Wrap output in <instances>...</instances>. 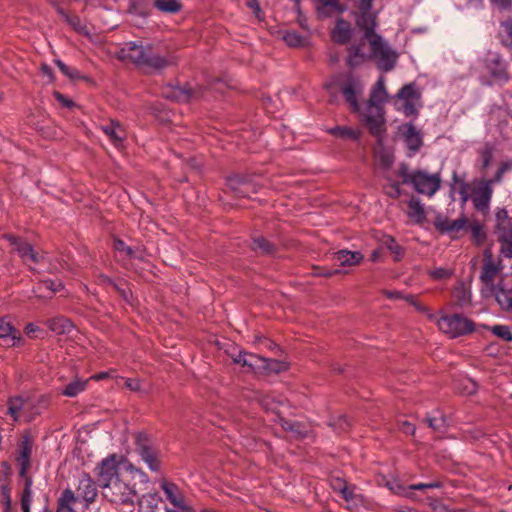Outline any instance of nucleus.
I'll return each mask as SVG.
<instances>
[{
  "instance_id": "a878e982",
  "label": "nucleus",
  "mask_w": 512,
  "mask_h": 512,
  "mask_svg": "<svg viewBox=\"0 0 512 512\" xmlns=\"http://www.w3.org/2000/svg\"><path fill=\"white\" fill-rule=\"evenodd\" d=\"M113 247L118 252L122 258V260H130V259H142L143 251L139 247H131L126 245V243L121 239H115L113 241Z\"/></svg>"
},
{
  "instance_id": "f257e3e1",
  "label": "nucleus",
  "mask_w": 512,
  "mask_h": 512,
  "mask_svg": "<svg viewBox=\"0 0 512 512\" xmlns=\"http://www.w3.org/2000/svg\"><path fill=\"white\" fill-rule=\"evenodd\" d=\"M123 462L119 454H109L97 463L94 475L106 501L115 506L135 507L141 501L136 483L121 472Z\"/></svg>"
},
{
  "instance_id": "9d476101",
  "label": "nucleus",
  "mask_w": 512,
  "mask_h": 512,
  "mask_svg": "<svg viewBox=\"0 0 512 512\" xmlns=\"http://www.w3.org/2000/svg\"><path fill=\"white\" fill-rule=\"evenodd\" d=\"M360 15L356 20L357 26L364 32V38L368 41L374 39V36H380L375 33L376 16L370 13L373 0H354Z\"/></svg>"
},
{
  "instance_id": "ea45409f",
  "label": "nucleus",
  "mask_w": 512,
  "mask_h": 512,
  "mask_svg": "<svg viewBox=\"0 0 512 512\" xmlns=\"http://www.w3.org/2000/svg\"><path fill=\"white\" fill-rule=\"evenodd\" d=\"M129 12L146 17L150 14L149 3L146 0H130Z\"/></svg>"
},
{
  "instance_id": "9b49d317",
  "label": "nucleus",
  "mask_w": 512,
  "mask_h": 512,
  "mask_svg": "<svg viewBox=\"0 0 512 512\" xmlns=\"http://www.w3.org/2000/svg\"><path fill=\"white\" fill-rule=\"evenodd\" d=\"M497 236L501 244V254L505 258H512V218L508 217L506 210L497 213Z\"/></svg>"
},
{
  "instance_id": "864d4df0",
  "label": "nucleus",
  "mask_w": 512,
  "mask_h": 512,
  "mask_svg": "<svg viewBox=\"0 0 512 512\" xmlns=\"http://www.w3.org/2000/svg\"><path fill=\"white\" fill-rule=\"evenodd\" d=\"M122 459H123V463H121V472L123 473V470L125 472H130V473H138L140 475H143L145 476V473L139 469V468H136L131 462H129L127 460L126 457H124L123 455H119Z\"/></svg>"
},
{
  "instance_id": "f704fd0d",
  "label": "nucleus",
  "mask_w": 512,
  "mask_h": 512,
  "mask_svg": "<svg viewBox=\"0 0 512 512\" xmlns=\"http://www.w3.org/2000/svg\"><path fill=\"white\" fill-rule=\"evenodd\" d=\"M32 500V479L30 477H26L24 488L21 493V508L23 512H31Z\"/></svg>"
},
{
  "instance_id": "58836bf2",
  "label": "nucleus",
  "mask_w": 512,
  "mask_h": 512,
  "mask_svg": "<svg viewBox=\"0 0 512 512\" xmlns=\"http://www.w3.org/2000/svg\"><path fill=\"white\" fill-rule=\"evenodd\" d=\"M328 10L340 13L345 10V7L339 5L338 0H319V5L317 6L318 14L326 17L328 16Z\"/></svg>"
},
{
  "instance_id": "5701e85b",
  "label": "nucleus",
  "mask_w": 512,
  "mask_h": 512,
  "mask_svg": "<svg viewBox=\"0 0 512 512\" xmlns=\"http://www.w3.org/2000/svg\"><path fill=\"white\" fill-rule=\"evenodd\" d=\"M364 47V42L349 47L347 57V65L349 67L355 68L371 60V52H365Z\"/></svg>"
},
{
  "instance_id": "393cba45",
  "label": "nucleus",
  "mask_w": 512,
  "mask_h": 512,
  "mask_svg": "<svg viewBox=\"0 0 512 512\" xmlns=\"http://www.w3.org/2000/svg\"><path fill=\"white\" fill-rule=\"evenodd\" d=\"M0 339L10 346H16L21 342V335L6 318L0 319Z\"/></svg>"
},
{
  "instance_id": "6ab92c4d",
  "label": "nucleus",
  "mask_w": 512,
  "mask_h": 512,
  "mask_svg": "<svg viewBox=\"0 0 512 512\" xmlns=\"http://www.w3.org/2000/svg\"><path fill=\"white\" fill-rule=\"evenodd\" d=\"M204 96L202 88H191L186 86H177L171 88L170 92L166 94L167 98H171L178 102H189L191 100H197Z\"/></svg>"
},
{
  "instance_id": "c756f323",
  "label": "nucleus",
  "mask_w": 512,
  "mask_h": 512,
  "mask_svg": "<svg viewBox=\"0 0 512 512\" xmlns=\"http://www.w3.org/2000/svg\"><path fill=\"white\" fill-rule=\"evenodd\" d=\"M78 501V496H75L74 492L70 488H66L62 491L60 497L58 498V512H75L74 505Z\"/></svg>"
},
{
  "instance_id": "a19ab883",
  "label": "nucleus",
  "mask_w": 512,
  "mask_h": 512,
  "mask_svg": "<svg viewBox=\"0 0 512 512\" xmlns=\"http://www.w3.org/2000/svg\"><path fill=\"white\" fill-rule=\"evenodd\" d=\"M330 133L341 138H349L352 140H358L360 137V131L349 127L338 126L330 130Z\"/></svg>"
},
{
  "instance_id": "052dcab7",
  "label": "nucleus",
  "mask_w": 512,
  "mask_h": 512,
  "mask_svg": "<svg viewBox=\"0 0 512 512\" xmlns=\"http://www.w3.org/2000/svg\"><path fill=\"white\" fill-rule=\"evenodd\" d=\"M427 422L435 431H440L445 427V419L443 417H431L427 419Z\"/></svg>"
},
{
  "instance_id": "338daca9",
  "label": "nucleus",
  "mask_w": 512,
  "mask_h": 512,
  "mask_svg": "<svg viewBox=\"0 0 512 512\" xmlns=\"http://www.w3.org/2000/svg\"><path fill=\"white\" fill-rule=\"evenodd\" d=\"M505 175V172L502 171L500 168L496 171L493 178L490 179H483L485 182H489L491 187H493L494 184H499L503 181V177Z\"/></svg>"
},
{
  "instance_id": "6e6552de",
  "label": "nucleus",
  "mask_w": 512,
  "mask_h": 512,
  "mask_svg": "<svg viewBox=\"0 0 512 512\" xmlns=\"http://www.w3.org/2000/svg\"><path fill=\"white\" fill-rule=\"evenodd\" d=\"M361 119L367 126L369 132L377 138L379 143H382L386 134V120L383 106L366 105L361 112Z\"/></svg>"
},
{
  "instance_id": "4be33fe9",
  "label": "nucleus",
  "mask_w": 512,
  "mask_h": 512,
  "mask_svg": "<svg viewBox=\"0 0 512 512\" xmlns=\"http://www.w3.org/2000/svg\"><path fill=\"white\" fill-rule=\"evenodd\" d=\"M100 129L115 147H120L126 139L124 127L115 120H110L109 123L101 125Z\"/></svg>"
},
{
  "instance_id": "39448f33",
  "label": "nucleus",
  "mask_w": 512,
  "mask_h": 512,
  "mask_svg": "<svg viewBox=\"0 0 512 512\" xmlns=\"http://www.w3.org/2000/svg\"><path fill=\"white\" fill-rule=\"evenodd\" d=\"M396 110L406 117L417 116L421 107V92L414 82L405 84L395 96Z\"/></svg>"
},
{
  "instance_id": "0eeeda50",
  "label": "nucleus",
  "mask_w": 512,
  "mask_h": 512,
  "mask_svg": "<svg viewBox=\"0 0 512 512\" xmlns=\"http://www.w3.org/2000/svg\"><path fill=\"white\" fill-rule=\"evenodd\" d=\"M438 326L450 338L464 336L475 330L474 322L458 313L442 316L438 320Z\"/></svg>"
},
{
  "instance_id": "680f3d73",
  "label": "nucleus",
  "mask_w": 512,
  "mask_h": 512,
  "mask_svg": "<svg viewBox=\"0 0 512 512\" xmlns=\"http://www.w3.org/2000/svg\"><path fill=\"white\" fill-rule=\"evenodd\" d=\"M118 380L123 381L125 387L131 391H138L141 388L140 382L137 379L124 378L119 376Z\"/></svg>"
},
{
  "instance_id": "f8f14e48",
  "label": "nucleus",
  "mask_w": 512,
  "mask_h": 512,
  "mask_svg": "<svg viewBox=\"0 0 512 512\" xmlns=\"http://www.w3.org/2000/svg\"><path fill=\"white\" fill-rule=\"evenodd\" d=\"M364 91V85L358 77L353 75H348L347 79L341 86V92L346 100V102L350 105L351 110L353 112L360 111V105L358 102V97L362 95Z\"/></svg>"
},
{
  "instance_id": "ddd939ff",
  "label": "nucleus",
  "mask_w": 512,
  "mask_h": 512,
  "mask_svg": "<svg viewBox=\"0 0 512 512\" xmlns=\"http://www.w3.org/2000/svg\"><path fill=\"white\" fill-rule=\"evenodd\" d=\"M493 191L489 182H485L483 179L477 182L471 195L473 206L477 211L482 213L489 211Z\"/></svg>"
},
{
  "instance_id": "e433bc0d",
  "label": "nucleus",
  "mask_w": 512,
  "mask_h": 512,
  "mask_svg": "<svg viewBox=\"0 0 512 512\" xmlns=\"http://www.w3.org/2000/svg\"><path fill=\"white\" fill-rule=\"evenodd\" d=\"M154 7L160 12L175 14L181 11L182 4L178 0H155Z\"/></svg>"
},
{
  "instance_id": "0e129e2a",
  "label": "nucleus",
  "mask_w": 512,
  "mask_h": 512,
  "mask_svg": "<svg viewBox=\"0 0 512 512\" xmlns=\"http://www.w3.org/2000/svg\"><path fill=\"white\" fill-rule=\"evenodd\" d=\"M69 25H71L75 30L80 31L82 29L81 20L76 15H67L64 19Z\"/></svg>"
},
{
  "instance_id": "f3484780",
  "label": "nucleus",
  "mask_w": 512,
  "mask_h": 512,
  "mask_svg": "<svg viewBox=\"0 0 512 512\" xmlns=\"http://www.w3.org/2000/svg\"><path fill=\"white\" fill-rule=\"evenodd\" d=\"M96 484L97 481L95 482L88 473H83L79 478L77 486L78 498H81L86 503V506L94 503L98 496Z\"/></svg>"
},
{
  "instance_id": "c03bdc74",
  "label": "nucleus",
  "mask_w": 512,
  "mask_h": 512,
  "mask_svg": "<svg viewBox=\"0 0 512 512\" xmlns=\"http://www.w3.org/2000/svg\"><path fill=\"white\" fill-rule=\"evenodd\" d=\"M283 39L285 43L291 47H300L306 43V38L294 31H289L285 33Z\"/></svg>"
},
{
  "instance_id": "423d86ee",
  "label": "nucleus",
  "mask_w": 512,
  "mask_h": 512,
  "mask_svg": "<svg viewBox=\"0 0 512 512\" xmlns=\"http://www.w3.org/2000/svg\"><path fill=\"white\" fill-rule=\"evenodd\" d=\"M371 47V59L382 72H389L394 69L398 60V54L383 40L381 36H374L369 41Z\"/></svg>"
},
{
  "instance_id": "b1692460",
  "label": "nucleus",
  "mask_w": 512,
  "mask_h": 512,
  "mask_svg": "<svg viewBox=\"0 0 512 512\" xmlns=\"http://www.w3.org/2000/svg\"><path fill=\"white\" fill-rule=\"evenodd\" d=\"M352 34L353 29L351 24L344 19H338L331 32V37L332 40L338 44H346L350 41Z\"/></svg>"
},
{
  "instance_id": "bf43d9fd",
  "label": "nucleus",
  "mask_w": 512,
  "mask_h": 512,
  "mask_svg": "<svg viewBox=\"0 0 512 512\" xmlns=\"http://www.w3.org/2000/svg\"><path fill=\"white\" fill-rule=\"evenodd\" d=\"M386 194L391 198H398L401 195V188L399 182H391L386 187Z\"/></svg>"
},
{
  "instance_id": "5fc2aeb1",
  "label": "nucleus",
  "mask_w": 512,
  "mask_h": 512,
  "mask_svg": "<svg viewBox=\"0 0 512 512\" xmlns=\"http://www.w3.org/2000/svg\"><path fill=\"white\" fill-rule=\"evenodd\" d=\"M493 158V152L490 147H486L481 151V162H482V169H487L492 161Z\"/></svg>"
},
{
  "instance_id": "79ce46f5",
  "label": "nucleus",
  "mask_w": 512,
  "mask_h": 512,
  "mask_svg": "<svg viewBox=\"0 0 512 512\" xmlns=\"http://www.w3.org/2000/svg\"><path fill=\"white\" fill-rule=\"evenodd\" d=\"M252 248L262 254H271L274 251V245L264 237L255 238Z\"/></svg>"
},
{
  "instance_id": "de8ad7c7",
  "label": "nucleus",
  "mask_w": 512,
  "mask_h": 512,
  "mask_svg": "<svg viewBox=\"0 0 512 512\" xmlns=\"http://www.w3.org/2000/svg\"><path fill=\"white\" fill-rule=\"evenodd\" d=\"M500 36L505 46L512 47V18L502 23Z\"/></svg>"
},
{
  "instance_id": "3c124183",
  "label": "nucleus",
  "mask_w": 512,
  "mask_h": 512,
  "mask_svg": "<svg viewBox=\"0 0 512 512\" xmlns=\"http://www.w3.org/2000/svg\"><path fill=\"white\" fill-rule=\"evenodd\" d=\"M341 496L348 502H356L359 495L356 493V487L354 485H346L341 491Z\"/></svg>"
},
{
  "instance_id": "f03ea898",
  "label": "nucleus",
  "mask_w": 512,
  "mask_h": 512,
  "mask_svg": "<svg viewBox=\"0 0 512 512\" xmlns=\"http://www.w3.org/2000/svg\"><path fill=\"white\" fill-rule=\"evenodd\" d=\"M124 56L141 70L153 73L178 63V57L173 53L159 54L151 45H141L130 42L123 49Z\"/></svg>"
},
{
  "instance_id": "49530a36",
  "label": "nucleus",
  "mask_w": 512,
  "mask_h": 512,
  "mask_svg": "<svg viewBox=\"0 0 512 512\" xmlns=\"http://www.w3.org/2000/svg\"><path fill=\"white\" fill-rule=\"evenodd\" d=\"M490 331L493 335L507 341L512 342V331L507 325H494L490 327Z\"/></svg>"
},
{
  "instance_id": "69168bd1",
  "label": "nucleus",
  "mask_w": 512,
  "mask_h": 512,
  "mask_svg": "<svg viewBox=\"0 0 512 512\" xmlns=\"http://www.w3.org/2000/svg\"><path fill=\"white\" fill-rule=\"evenodd\" d=\"M54 97L64 107L71 108L74 106V102L72 100L66 98L63 94L59 92H55Z\"/></svg>"
},
{
  "instance_id": "aec40b11",
  "label": "nucleus",
  "mask_w": 512,
  "mask_h": 512,
  "mask_svg": "<svg viewBox=\"0 0 512 512\" xmlns=\"http://www.w3.org/2000/svg\"><path fill=\"white\" fill-rule=\"evenodd\" d=\"M160 487L165 493L169 502L182 510H188L189 508L185 505V496L180 488L172 482L166 480L161 481Z\"/></svg>"
},
{
  "instance_id": "4468645a",
  "label": "nucleus",
  "mask_w": 512,
  "mask_h": 512,
  "mask_svg": "<svg viewBox=\"0 0 512 512\" xmlns=\"http://www.w3.org/2000/svg\"><path fill=\"white\" fill-rule=\"evenodd\" d=\"M398 132L408 148L407 156L413 157L423 145L421 132L412 123L400 125L398 127Z\"/></svg>"
},
{
  "instance_id": "a18cd8bd",
  "label": "nucleus",
  "mask_w": 512,
  "mask_h": 512,
  "mask_svg": "<svg viewBox=\"0 0 512 512\" xmlns=\"http://www.w3.org/2000/svg\"><path fill=\"white\" fill-rule=\"evenodd\" d=\"M63 288V284L60 280L46 279L38 284V291L48 290L51 294L60 291Z\"/></svg>"
},
{
  "instance_id": "603ef678",
  "label": "nucleus",
  "mask_w": 512,
  "mask_h": 512,
  "mask_svg": "<svg viewBox=\"0 0 512 512\" xmlns=\"http://www.w3.org/2000/svg\"><path fill=\"white\" fill-rule=\"evenodd\" d=\"M470 230H471L472 238L474 239V241L476 243L479 244V243L484 241V239H485V232H484L483 227H482L481 224H479V223L471 224Z\"/></svg>"
},
{
  "instance_id": "c9c22d12",
  "label": "nucleus",
  "mask_w": 512,
  "mask_h": 512,
  "mask_svg": "<svg viewBox=\"0 0 512 512\" xmlns=\"http://www.w3.org/2000/svg\"><path fill=\"white\" fill-rule=\"evenodd\" d=\"M279 422L283 430L291 432L297 438H303L306 436L307 431L304 426L297 421H290L279 417Z\"/></svg>"
},
{
  "instance_id": "2f4dec72",
  "label": "nucleus",
  "mask_w": 512,
  "mask_h": 512,
  "mask_svg": "<svg viewBox=\"0 0 512 512\" xmlns=\"http://www.w3.org/2000/svg\"><path fill=\"white\" fill-rule=\"evenodd\" d=\"M334 259L342 266H353L362 261L363 255L357 251L340 250L335 253Z\"/></svg>"
},
{
  "instance_id": "72a5a7b5",
  "label": "nucleus",
  "mask_w": 512,
  "mask_h": 512,
  "mask_svg": "<svg viewBox=\"0 0 512 512\" xmlns=\"http://www.w3.org/2000/svg\"><path fill=\"white\" fill-rule=\"evenodd\" d=\"M88 380L75 379L67 384L61 391V394L66 397H76L78 394L86 390Z\"/></svg>"
},
{
  "instance_id": "a211bd4d",
  "label": "nucleus",
  "mask_w": 512,
  "mask_h": 512,
  "mask_svg": "<svg viewBox=\"0 0 512 512\" xmlns=\"http://www.w3.org/2000/svg\"><path fill=\"white\" fill-rule=\"evenodd\" d=\"M484 256L485 257L480 274V280L491 290L493 287H496L493 282L497 274L502 270V266L494 262L491 254L488 251L485 252Z\"/></svg>"
},
{
  "instance_id": "473e14b6",
  "label": "nucleus",
  "mask_w": 512,
  "mask_h": 512,
  "mask_svg": "<svg viewBox=\"0 0 512 512\" xmlns=\"http://www.w3.org/2000/svg\"><path fill=\"white\" fill-rule=\"evenodd\" d=\"M382 247L386 248L393 255L395 261L402 259L404 255V248L397 243V241L391 236H384L381 241Z\"/></svg>"
},
{
  "instance_id": "c85d7f7f",
  "label": "nucleus",
  "mask_w": 512,
  "mask_h": 512,
  "mask_svg": "<svg viewBox=\"0 0 512 512\" xmlns=\"http://www.w3.org/2000/svg\"><path fill=\"white\" fill-rule=\"evenodd\" d=\"M491 291L493 292L495 299L500 307L503 310L512 313V292L506 290L502 283H499L496 285V287H493Z\"/></svg>"
},
{
  "instance_id": "4c0bfd02",
  "label": "nucleus",
  "mask_w": 512,
  "mask_h": 512,
  "mask_svg": "<svg viewBox=\"0 0 512 512\" xmlns=\"http://www.w3.org/2000/svg\"><path fill=\"white\" fill-rule=\"evenodd\" d=\"M30 403L29 401L24 400L20 396L11 397L8 400V414L11 415L14 421H17L19 418V413L25 406Z\"/></svg>"
},
{
  "instance_id": "412c9836",
  "label": "nucleus",
  "mask_w": 512,
  "mask_h": 512,
  "mask_svg": "<svg viewBox=\"0 0 512 512\" xmlns=\"http://www.w3.org/2000/svg\"><path fill=\"white\" fill-rule=\"evenodd\" d=\"M33 441L29 435H24L18 447L17 462L20 465L21 476H24L30 467Z\"/></svg>"
},
{
  "instance_id": "4d7b16f0",
  "label": "nucleus",
  "mask_w": 512,
  "mask_h": 512,
  "mask_svg": "<svg viewBox=\"0 0 512 512\" xmlns=\"http://www.w3.org/2000/svg\"><path fill=\"white\" fill-rule=\"evenodd\" d=\"M451 222L452 220L445 216H437L434 221V226L439 232L443 233Z\"/></svg>"
},
{
  "instance_id": "37998d69",
  "label": "nucleus",
  "mask_w": 512,
  "mask_h": 512,
  "mask_svg": "<svg viewBox=\"0 0 512 512\" xmlns=\"http://www.w3.org/2000/svg\"><path fill=\"white\" fill-rule=\"evenodd\" d=\"M467 227V219L465 216H461L456 220H452L451 224L443 232L455 237L461 230Z\"/></svg>"
},
{
  "instance_id": "7ed1b4c3",
  "label": "nucleus",
  "mask_w": 512,
  "mask_h": 512,
  "mask_svg": "<svg viewBox=\"0 0 512 512\" xmlns=\"http://www.w3.org/2000/svg\"><path fill=\"white\" fill-rule=\"evenodd\" d=\"M398 175L402 177L403 184L412 185L415 191L427 197H432L441 187L440 173H429L418 169L410 172L407 164L401 163Z\"/></svg>"
},
{
  "instance_id": "e2e57ef3",
  "label": "nucleus",
  "mask_w": 512,
  "mask_h": 512,
  "mask_svg": "<svg viewBox=\"0 0 512 512\" xmlns=\"http://www.w3.org/2000/svg\"><path fill=\"white\" fill-rule=\"evenodd\" d=\"M313 270H314V272H313L314 275L323 276V277H331V276L339 273V270H337V269L332 270V269H329L326 267H315Z\"/></svg>"
},
{
  "instance_id": "1a4fd4ad",
  "label": "nucleus",
  "mask_w": 512,
  "mask_h": 512,
  "mask_svg": "<svg viewBox=\"0 0 512 512\" xmlns=\"http://www.w3.org/2000/svg\"><path fill=\"white\" fill-rule=\"evenodd\" d=\"M135 451L151 471H160V451L151 443L150 439L145 433L137 434L135 439Z\"/></svg>"
},
{
  "instance_id": "dca6fc26",
  "label": "nucleus",
  "mask_w": 512,
  "mask_h": 512,
  "mask_svg": "<svg viewBox=\"0 0 512 512\" xmlns=\"http://www.w3.org/2000/svg\"><path fill=\"white\" fill-rule=\"evenodd\" d=\"M227 186L240 197H250L251 194L257 193L260 187L251 178L238 175L228 178Z\"/></svg>"
},
{
  "instance_id": "20e7f679",
  "label": "nucleus",
  "mask_w": 512,
  "mask_h": 512,
  "mask_svg": "<svg viewBox=\"0 0 512 512\" xmlns=\"http://www.w3.org/2000/svg\"><path fill=\"white\" fill-rule=\"evenodd\" d=\"M235 364L248 367L253 372H273L280 373L286 371L287 363L280 360L266 358L254 353H247L240 350L236 355H232Z\"/></svg>"
},
{
  "instance_id": "13d9d810",
  "label": "nucleus",
  "mask_w": 512,
  "mask_h": 512,
  "mask_svg": "<svg viewBox=\"0 0 512 512\" xmlns=\"http://www.w3.org/2000/svg\"><path fill=\"white\" fill-rule=\"evenodd\" d=\"M24 331H25L26 335L30 338H37L41 334H43V330L39 326H37L33 323H28L25 326Z\"/></svg>"
},
{
  "instance_id": "6e6d98bb",
  "label": "nucleus",
  "mask_w": 512,
  "mask_h": 512,
  "mask_svg": "<svg viewBox=\"0 0 512 512\" xmlns=\"http://www.w3.org/2000/svg\"><path fill=\"white\" fill-rule=\"evenodd\" d=\"M118 377L119 376L116 375V370L110 369L108 371L99 372L97 374L92 375L90 377V380L101 381V380H104V379H107V378H113V379L118 380Z\"/></svg>"
},
{
  "instance_id": "7c9ffc66",
  "label": "nucleus",
  "mask_w": 512,
  "mask_h": 512,
  "mask_svg": "<svg viewBox=\"0 0 512 512\" xmlns=\"http://www.w3.org/2000/svg\"><path fill=\"white\" fill-rule=\"evenodd\" d=\"M407 215L415 223L424 222L426 219V213L420 199L412 198L409 200Z\"/></svg>"
},
{
  "instance_id": "2eb2a0df",
  "label": "nucleus",
  "mask_w": 512,
  "mask_h": 512,
  "mask_svg": "<svg viewBox=\"0 0 512 512\" xmlns=\"http://www.w3.org/2000/svg\"><path fill=\"white\" fill-rule=\"evenodd\" d=\"M4 238L10 243L25 264H37L41 261L42 256L28 242L11 234L5 235Z\"/></svg>"
},
{
  "instance_id": "09e8293b",
  "label": "nucleus",
  "mask_w": 512,
  "mask_h": 512,
  "mask_svg": "<svg viewBox=\"0 0 512 512\" xmlns=\"http://www.w3.org/2000/svg\"><path fill=\"white\" fill-rule=\"evenodd\" d=\"M260 404L264 409L276 412L283 403L281 400H275L272 396L266 395L262 397Z\"/></svg>"
},
{
  "instance_id": "774afa93",
  "label": "nucleus",
  "mask_w": 512,
  "mask_h": 512,
  "mask_svg": "<svg viewBox=\"0 0 512 512\" xmlns=\"http://www.w3.org/2000/svg\"><path fill=\"white\" fill-rule=\"evenodd\" d=\"M325 88L331 96V101H333V98H335V96H336L337 78H333L331 81L327 82L325 84Z\"/></svg>"
},
{
  "instance_id": "8fccbe9b",
  "label": "nucleus",
  "mask_w": 512,
  "mask_h": 512,
  "mask_svg": "<svg viewBox=\"0 0 512 512\" xmlns=\"http://www.w3.org/2000/svg\"><path fill=\"white\" fill-rule=\"evenodd\" d=\"M453 275V271L447 268H436L429 272V276L434 280L448 279Z\"/></svg>"
},
{
  "instance_id": "bb28decb",
  "label": "nucleus",
  "mask_w": 512,
  "mask_h": 512,
  "mask_svg": "<svg viewBox=\"0 0 512 512\" xmlns=\"http://www.w3.org/2000/svg\"><path fill=\"white\" fill-rule=\"evenodd\" d=\"M387 91L385 87V78L379 77L375 85L373 86L369 101L367 105H380L382 106L387 100Z\"/></svg>"
},
{
  "instance_id": "cd10ccee",
  "label": "nucleus",
  "mask_w": 512,
  "mask_h": 512,
  "mask_svg": "<svg viewBox=\"0 0 512 512\" xmlns=\"http://www.w3.org/2000/svg\"><path fill=\"white\" fill-rule=\"evenodd\" d=\"M46 325L52 332L59 334V335L68 334L74 328L73 323L69 319H67L66 317H63V316L48 319L46 321Z\"/></svg>"
}]
</instances>
